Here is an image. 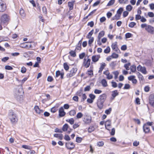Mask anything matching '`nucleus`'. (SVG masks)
<instances>
[{"mask_svg":"<svg viewBox=\"0 0 154 154\" xmlns=\"http://www.w3.org/2000/svg\"><path fill=\"white\" fill-rule=\"evenodd\" d=\"M8 116L11 123H14L17 122L18 118L17 115L12 110L9 111Z\"/></svg>","mask_w":154,"mask_h":154,"instance_id":"f257e3e1","label":"nucleus"},{"mask_svg":"<svg viewBox=\"0 0 154 154\" xmlns=\"http://www.w3.org/2000/svg\"><path fill=\"white\" fill-rule=\"evenodd\" d=\"M142 28H145V30L148 33L151 34H154V27L146 23H143L141 25Z\"/></svg>","mask_w":154,"mask_h":154,"instance_id":"f03ea898","label":"nucleus"},{"mask_svg":"<svg viewBox=\"0 0 154 154\" xmlns=\"http://www.w3.org/2000/svg\"><path fill=\"white\" fill-rule=\"evenodd\" d=\"M77 69L76 68H72L70 71L66 75L68 78H70L75 75L76 73Z\"/></svg>","mask_w":154,"mask_h":154,"instance_id":"7ed1b4c3","label":"nucleus"},{"mask_svg":"<svg viewBox=\"0 0 154 154\" xmlns=\"http://www.w3.org/2000/svg\"><path fill=\"white\" fill-rule=\"evenodd\" d=\"M9 20V17L7 14H4L1 17L2 23L7 24L8 23Z\"/></svg>","mask_w":154,"mask_h":154,"instance_id":"20e7f679","label":"nucleus"},{"mask_svg":"<svg viewBox=\"0 0 154 154\" xmlns=\"http://www.w3.org/2000/svg\"><path fill=\"white\" fill-rule=\"evenodd\" d=\"M91 117L88 115H86L84 116L83 121L85 124H88L91 123Z\"/></svg>","mask_w":154,"mask_h":154,"instance_id":"39448f33","label":"nucleus"},{"mask_svg":"<svg viewBox=\"0 0 154 154\" xmlns=\"http://www.w3.org/2000/svg\"><path fill=\"white\" fill-rule=\"evenodd\" d=\"M91 61V59L88 58V57H87V58L85 57L84 59V66L86 68L88 67L90 65Z\"/></svg>","mask_w":154,"mask_h":154,"instance_id":"423d86ee","label":"nucleus"},{"mask_svg":"<svg viewBox=\"0 0 154 154\" xmlns=\"http://www.w3.org/2000/svg\"><path fill=\"white\" fill-rule=\"evenodd\" d=\"M136 77L135 75H132L128 77V80L131 81L134 85L137 84V80L135 79Z\"/></svg>","mask_w":154,"mask_h":154,"instance_id":"0eeeda50","label":"nucleus"},{"mask_svg":"<svg viewBox=\"0 0 154 154\" xmlns=\"http://www.w3.org/2000/svg\"><path fill=\"white\" fill-rule=\"evenodd\" d=\"M149 103L151 106L154 107V94H150L149 98Z\"/></svg>","mask_w":154,"mask_h":154,"instance_id":"6e6552de","label":"nucleus"},{"mask_svg":"<svg viewBox=\"0 0 154 154\" xmlns=\"http://www.w3.org/2000/svg\"><path fill=\"white\" fill-rule=\"evenodd\" d=\"M6 9V6L4 2L0 0V11H4Z\"/></svg>","mask_w":154,"mask_h":154,"instance_id":"1a4fd4ad","label":"nucleus"},{"mask_svg":"<svg viewBox=\"0 0 154 154\" xmlns=\"http://www.w3.org/2000/svg\"><path fill=\"white\" fill-rule=\"evenodd\" d=\"M103 74L106 76V78L109 80L112 79L113 78V76L112 74H110L108 70L103 72Z\"/></svg>","mask_w":154,"mask_h":154,"instance_id":"9d476101","label":"nucleus"},{"mask_svg":"<svg viewBox=\"0 0 154 154\" xmlns=\"http://www.w3.org/2000/svg\"><path fill=\"white\" fill-rule=\"evenodd\" d=\"M66 147L69 149H72L75 147V145L72 142L66 143Z\"/></svg>","mask_w":154,"mask_h":154,"instance_id":"9b49d317","label":"nucleus"},{"mask_svg":"<svg viewBox=\"0 0 154 154\" xmlns=\"http://www.w3.org/2000/svg\"><path fill=\"white\" fill-rule=\"evenodd\" d=\"M59 113V116L61 117L64 116L65 115L66 113L64 111V109L63 107H61L60 108Z\"/></svg>","mask_w":154,"mask_h":154,"instance_id":"f8f14e48","label":"nucleus"},{"mask_svg":"<svg viewBox=\"0 0 154 154\" xmlns=\"http://www.w3.org/2000/svg\"><path fill=\"white\" fill-rule=\"evenodd\" d=\"M104 102L98 99L97 101V105L98 107L100 109H101L103 107Z\"/></svg>","mask_w":154,"mask_h":154,"instance_id":"ddd939ff","label":"nucleus"},{"mask_svg":"<svg viewBox=\"0 0 154 154\" xmlns=\"http://www.w3.org/2000/svg\"><path fill=\"white\" fill-rule=\"evenodd\" d=\"M117 44V43L116 42H115L113 43L112 45V48L113 50L116 52H118L119 50L118 48Z\"/></svg>","mask_w":154,"mask_h":154,"instance_id":"4468645a","label":"nucleus"},{"mask_svg":"<svg viewBox=\"0 0 154 154\" xmlns=\"http://www.w3.org/2000/svg\"><path fill=\"white\" fill-rule=\"evenodd\" d=\"M143 131L145 133H148L150 131L149 127L147 125L144 124L143 126Z\"/></svg>","mask_w":154,"mask_h":154,"instance_id":"2eb2a0df","label":"nucleus"},{"mask_svg":"<svg viewBox=\"0 0 154 154\" xmlns=\"http://www.w3.org/2000/svg\"><path fill=\"white\" fill-rule=\"evenodd\" d=\"M106 94H104L100 95L99 96L98 99L104 102L106 99Z\"/></svg>","mask_w":154,"mask_h":154,"instance_id":"dca6fc26","label":"nucleus"},{"mask_svg":"<svg viewBox=\"0 0 154 154\" xmlns=\"http://www.w3.org/2000/svg\"><path fill=\"white\" fill-rule=\"evenodd\" d=\"M119 93L117 90L113 91L112 92V97L111 98V100H113L116 96L118 95Z\"/></svg>","mask_w":154,"mask_h":154,"instance_id":"f3484780","label":"nucleus"},{"mask_svg":"<svg viewBox=\"0 0 154 154\" xmlns=\"http://www.w3.org/2000/svg\"><path fill=\"white\" fill-rule=\"evenodd\" d=\"M106 64L105 63H100V69L98 71L99 73H101L104 68L106 66Z\"/></svg>","mask_w":154,"mask_h":154,"instance_id":"a211bd4d","label":"nucleus"},{"mask_svg":"<svg viewBox=\"0 0 154 154\" xmlns=\"http://www.w3.org/2000/svg\"><path fill=\"white\" fill-rule=\"evenodd\" d=\"M137 74L138 76V77L139 78V79L140 80V82H143L144 80V79L142 75L139 72H137Z\"/></svg>","mask_w":154,"mask_h":154,"instance_id":"6ab92c4d","label":"nucleus"},{"mask_svg":"<svg viewBox=\"0 0 154 154\" xmlns=\"http://www.w3.org/2000/svg\"><path fill=\"white\" fill-rule=\"evenodd\" d=\"M34 109L36 112L38 114H39L43 112V111L41 110L37 106H35L34 107Z\"/></svg>","mask_w":154,"mask_h":154,"instance_id":"aec40b11","label":"nucleus"},{"mask_svg":"<svg viewBox=\"0 0 154 154\" xmlns=\"http://www.w3.org/2000/svg\"><path fill=\"white\" fill-rule=\"evenodd\" d=\"M104 34L105 32L103 31H101L99 33L98 36L97 42L100 41V38L104 35Z\"/></svg>","mask_w":154,"mask_h":154,"instance_id":"412c9836","label":"nucleus"},{"mask_svg":"<svg viewBox=\"0 0 154 154\" xmlns=\"http://www.w3.org/2000/svg\"><path fill=\"white\" fill-rule=\"evenodd\" d=\"M100 58L99 55L93 56L92 57V61L94 62H96L98 61Z\"/></svg>","mask_w":154,"mask_h":154,"instance_id":"4be33fe9","label":"nucleus"},{"mask_svg":"<svg viewBox=\"0 0 154 154\" xmlns=\"http://www.w3.org/2000/svg\"><path fill=\"white\" fill-rule=\"evenodd\" d=\"M101 83L102 86L104 87H105L108 86L107 82L106 79H102L101 81Z\"/></svg>","mask_w":154,"mask_h":154,"instance_id":"5701e85b","label":"nucleus"},{"mask_svg":"<svg viewBox=\"0 0 154 154\" xmlns=\"http://www.w3.org/2000/svg\"><path fill=\"white\" fill-rule=\"evenodd\" d=\"M54 137L58 138L60 140H62L63 138V135L62 134H55L54 135Z\"/></svg>","mask_w":154,"mask_h":154,"instance_id":"b1692460","label":"nucleus"},{"mask_svg":"<svg viewBox=\"0 0 154 154\" xmlns=\"http://www.w3.org/2000/svg\"><path fill=\"white\" fill-rule=\"evenodd\" d=\"M120 16H121L120 15L117 14L114 17L112 18V20H118L119 19Z\"/></svg>","mask_w":154,"mask_h":154,"instance_id":"393cba45","label":"nucleus"},{"mask_svg":"<svg viewBox=\"0 0 154 154\" xmlns=\"http://www.w3.org/2000/svg\"><path fill=\"white\" fill-rule=\"evenodd\" d=\"M130 69L132 72H134L136 70V66L134 65L131 66L130 67Z\"/></svg>","mask_w":154,"mask_h":154,"instance_id":"a878e982","label":"nucleus"},{"mask_svg":"<svg viewBox=\"0 0 154 154\" xmlns=\"http://www.w3.org/2000/svg\"><path fill=\"white\" fill-rule=\"evenodd\" d=\"M69 115H70L71 116H74L76 114L75 111L74 109L71 110L70 111H69Z\"/></svg>","mask_w":154,"mask_h":154,"instance_id":"bb28decb","label":"nucleus"},{"mask_svg":"<svg viewBox=\"0 0 154 154\" xmlns=\"http://www.w3.org/2000/svg\"><path fill=\"white\" fill-rule=\"evenodd\" d=\"M68 127L69 126L68 124H65L63 127L62 130L64 131H66L68 128Z\"/></svg>","mask_w":154,"mask_h":154,"instance_id":"cd10ccee","label":"nucleus"},{"mask_svg":"<svg viewBox=\"0 0 154 154\" xmlns=\"http://www.w3.org/2000/svg\"><path fill=\"white\" fill-rule=\"evenodd\" d=\"M83 116V114L81 112H79L77 114L76 117L77 119H79L81 118Z\"/></svg>","mask_w":154,"mask_h":154,"instance_id":"c85d7f7f","label":"nucleus"},{"mask_svg":"<svg viewBox=\"0 0 154 154\" xmlns=\"http://www.w3.org/2000/svg\"><path fill=\"white\" fill-rule=\"evenodd\" d=\"M20 15L22 17H24L25 16V14L24 10L22 8H21L20 11Z\"/></svg>","mask_w":154,"mask_h":154,"instance_id":"c756f323","label":"nucleus"},{"mask_svg":"<svg viewBox=\"0 0 154 154\" xmlns=\"http://www.w3.org/2000/svg\"><path fill=\"white\" fill-rule=\"evenodd\" d=\"M66 121L69 122L70 124L73 125L74 123V120L73 118H71L69 119L66 120Z\"/></svg>","mask_w":154,"mask_h":154,"instance_id":"7c9ffc66","label":"nucleus"},{"mask_svg":"<svg viewBox=\"0 0 154 154\" xmlns=\"http://www.w3.org/2000/svg\"><path fill=\"white\" fill-rule=\"evenodd\" d=\"M111 125V121L108 120L106 121L105 124V128H106V127H110Z\"/></svg>","mask_w":154,"mask_h":154,"instance_id":"2f4dec72","label":"nucleus"},{"mask_svg":"<svg viewBox=\"0 0 154 154\" xmlns=\"http://www.w3.org/2000/svg\"><path fill=\"white\" fill-rule=\"evenodd\" d=\"M28 46L26 45V42H24L20 44V47L21 48H26L27 49Z\"/></svg>","mask_w":154,"mask_h":154,"instance_id":"473e14b6","label":"nucleus"},{"mask_svg":"<svg viewBox=\"0 0 154 154\" xmlns=\"http://www.w3.org/2000/svg\"><path fill=\"white\" fill-rule=\"evenodd\" d=\"M68 5L69 7L70 10H72L73 8V4L71 2H69L68 3Z\"/></svg>","mask_w":154,"mask_h":154,"instance_id":"72a5a7b5","label":"nucleus"},{"mask_svg":"<svg viewBox=\"0 0 154 154\" xmlns=\"http://www.w3.org/2000/svg\"><path fill=\"white\" fill-rule=\"evenodd\" d=\"M89 39L88 42V44L89 46H91V45L92 43L93 42L94 40V38L93 37H92L91 38H88Z\"/></svg>","mask_w":154,"mask_h":154,"instance_id":"f704fd0d","label":"nucleus"},{"mask_svg":"<svg viewBox=\"0 0 154 154\" xmlns=\"http://www.w3.org/2000/svg\"><path fill=\"white\" fill-rule=\"evenodd\" d=\"M131 64L130 63H126L125 64L124 67L125 68L126 70H129L130 69L129 66L131 65Z\"/></svg>","mask_w":154,"mask_h":154,"instance_id":"c9c22d12","label":"nucleus"},{"mask_svg":"<svg viewBox=\"0 0 154 154\" xmlns=\"http://www.w3.org/2000/svg\"><path fill=\"white\" fill-rule=\"evenodd\" d=\"M123 11V8H120L117 11V14L121 15V14Z\"/></svg>","mask_w":154,"mask_h":154,"instance_id":"e433bc0d","label":"nucleus"},{"mask_svg":"<svg viewBox=\"0 0 154 154\" xmlns=\"http://www.w3.org/2000/svg\"><path fill=\"white\" fill-rule=\"evenodd\" d=\"M63 67L64 69L66 71H67L69 69V66L66 63H64Z\"/></svg>","mask_w":154,"mask_h":154,"instance_id":"4c0bfd02","label":"nucleus"},{"mask_svg":"<svg viewBox=\"0 0 154 154\" xmlns=\"http://www.w3.org/2000/svg\"><path fill=\"white\" fill-rule=\"evenodd\" d=\"M70 55L73 57H75L76 56L75 52L74 51H71L69 52Z\"/></svg>","mask_w":154,"mask_h":154,"instance_id":"58836bf2","label":"nucleus"},{"mask_svg":"<svg viewBox=\"0 0 154 154\" xmlns=\"http://www.w3.org/2000/svg\"><path fill=\"white\" fill-rule=\"evenodd\" d=\"M140 72H141L142 73L144 74H146L147 73V72L146 70V68L145 67H142Z\"/></svg>","mask_w":154,"mask_h":154,"instance_id":"ea45409f","label":"nucleus"},{"mask_svg":"<svg viewBox=\"0 0 154 154\" xmlns=\"http://www.w3.org/2000/svg\"><path fill=\"white\" fill-rule=\"evenodd\" d=\"M22 147L26 149L30 150L32 149V147L27 145H23Z\"/></svg>","mask_w":154,"mask_h":154,"instance_id":"a19ab883","label":"nucleus"},{"mask_svg":"<svg viewBox=\"0 0 154 154\" xmlns=\"http://www.w3.org/2000/svg\"><path fill=\"white\" fill-rule=\"evenodd\" d=\"M113 74L115 75L114 78L116 79L118 78V76L119 74V72L118 71H116L113 72Z\"/></svg>","mask_w":154,"mask_h":154,"instance_id":"79ce46f5","label":"nucleus"},{"mask_svg":"<svg viewBox=\"0 0 154 154\" xmlns=\"http://www.w3.org/2000/svg\"><path fill=\"white\" fill-rule=\"evenodd\" d=\"M132 7L131 5H128L126 7V9L129 11H130L132 9Z\"/></svg>","mask_w":154,"mask_h":154,"instance_id":"37998d69","label":"nucleus"},{"mask_svg":"<svg viewBox=\"0 0 154 154\" xmlns=\"http://www.w3.org/2000/svg\"><path fill=\"white\" fill-rule=\"evenodd\" d=\"M93 31L94 30H92L88 33V34L87 36V37L88 38H91V36L93 33Z\"/></svg>","mask_w":154,"mask_h":154,"instance_id":"c03bdc74","label":"nucleus"},{"mask_svg":"<svg viewBox=\"0 0 154 154\" xmlns=\"http://www.w3.org/2000/svg\"><path fill=\"white\" fill-rule=\"evenodd\" d=\"M110 50V49L109 46H108L104 50V52L106 54H108L109 53Z\"/></svg>","mask_w":154,"mask_h":154,"instance_id":"a18cd8bd","label":"nucleus"},{"mask_svg":"<svg viewBox=\"0 0 154 154\" xmlns=\"http://www.w3.org/2000/svg\"><path fill=\"white\" fill-rule=\"evenodd\" d=\"M115 2V0H110L107 5V6H110L112 5Z\"/></svg>","mask_w":154,"mask_h":154,"instance_id":"49530a36","label":"nucleus"},{"mask_svg":"<svg viewBox=\"0 0 154 154\" xmlns=\"http://www.w3.org/2000/svg\"><path fill=\"white\" fill-rule=\"evenodd\" d=\"M94 128L93 126L90 127L88 129V131L89 133H91L94 131Z\"/></svg>","mask_w":154,"mask_h":154,"instance_id":"de8ad7c7","label":"nucleus"},{"mask_svg":"<svg viewBox=\"0 0 154 154\" xmlns=\"http://www.w3.org/2000/svg\"><path fill=\"white\" fill-rule=\"evenodd\" d=\"M102 92V91H101L100 90H98L97 89H95L94 90V93L95 94H100Z\"/></svg>","mask_w":154,"mask_h":154,"instance_id":"09e8293b","label":"nucleus"},{"mask_svg":"<svg viewBox=\"0 0 154 154\" xmlns=\"http://www.w3.org/2000/svg\"><path fill=\"white\" fill-rule=\"evenodd\" d=\"M136 25V23L134 22H131L129 24V26L131 28L133 27Z\"/></svg>","mask_w":154,"mask_h":154,"instance_id":"8fccbe9b","label":"nucleus"},{"mask_svg":"<svg viewBox=\"0 0 154 154\" xmlns=\"http://www.w3.org/2000/svg\"><path fill=\"white\" fill-rule=\"evenodd\" d=\"M104 145V142L103 141H100L98 142L97 145L98 146H102Z\"/></svg>","mask_w":154,"mask_h":154,"instance_id":"3c124183","label":"nucleus"},{"mask_svg":"<svg viewBox=\"0 0 154 154\" xmlns=\"http://www.w3.org/2000/svg\"><path fill=\"white\" fill-rule=\"evenodd\" d=\"M111 56L113 58H117L118 57L119 55L115 53H113L112 54Z\"/></svg>","mask_w":154,"mask_h":154,"instance_id":"603ef678","label":"nucleus"},{"mask_svg":"<svg viewBox=\"0 0 154 154\" xmlns=\"http://www.w3.org/2000/svg\"><path fill=\"white\" fill-rule=\"evenodd\" d=\"M112 111V109L111 108H109L108 109H106L105 111V113L107 114H110Z\"/></svg>","mask_w":154,"mask_h":154,"instance_id":"864d4df0","label":"nucleus"},{"mask_svg":"<svg viewBox=\"0 0 154 154\" xmlns=\"http://www.w3.org/2000/svg\"><path fill=\"white\" fill-rule=\"evenodd\" d=\"M26 71V68L24 66L22 67L21 68V72L23 73H25Z\"/></svg>","mask_w":154,"mask_h":154,"instance_id":"5fc2aeb1","label":"nucleus"},{"mask_svg":"<svg viewBox=\"0 0 154 154\" xmlns=\"http://www.w3.org/2000/svg\"><path fill=\"white\" fill-rule=\"evenodd\" d=\"M132 35L130 33H126L125 35V37L126 38H129L131 37Z\"/></svg>","mask_w":154,"mask_h":154,"instance_id":"6e6d98bb","label":"nucleus"},{"mask_svg":"<svg viewBox=\"0 0 154 154\" xmlns=\"http://www.w3.org/2000/svg\"><path fill=\"white\" fill-rule=\"evenodd\" d=\"M130 88V86L128 84H125V86L124 88V89H129Z\"/></svg>","mask_w":154,"mask_h":154,"instance_id":"4d7b16f0","label":"nucleus"},{"mask_svg":"<svg viewBox=\"0 0 154 154\" xmlns=\"http://www.w3.org/2000/svg\"><path fill=\"white\" fill-rule=\"evenodd\" d=\"M85 54L84 53H83L79 55V57L80 59H82L85 56Z\"/></svg>","mask_w":154,"mask_h":154,"instance_id":"13d9d810","label":"nucleus"},{"mask_svg":"<svg viewBox=\"0 0 154 154\" xmlns=\"http://www.w3.org/2000/svg\"><path fill=\"white\" fill-rule=\"evenodd\" d=\"M5 69H6L11 70L13 69V68L10 66L7 65L5 67Z\"/></svg>","mask_w":154,"mask_h":154,"instance_id":"bf43d9fd","label":"nucleus"},{"mask_svg":"<svg viewBox=\"0 0 154 154\" xmlns=\"http://www.w3.org/2000/svg\"><path fill=\"white\" fill-rule=\"evenodd\" d=\"M82 140V139L81 137H77L76 138V142L77 143H80Z\"/></svg>","mask_w":154,"mask_h":154,"instance_id":"052dcab7","label":"nucleus"},{"mask_svg":"<svg viewBox=\"0 0 154 154\" xmlns=\"http://www.w3.org/2000/svg\"><path fill=\"white\" fill-rule=\"evenodd\" d=\"M94 25V23L93 21L89 22L88 23V26H90L91 27H93Z\"/></svg>","mask_w":154,"mask_h":154,"instance_id":"680f3d73","label":"nucleus"},{"mask_svg":"<svg viewBox=\"0 0 154 154\" xmlns=\"http://www.w3.org/2000/svg\"><path fill=\"white\" fill-rule=\"evenodd\" d=\"M26 45L28 46L27 47V49H29L30 48H32V46L30 44V42H26Z\"/></svg>","mask_w":154,"mask_h":154,"instance_id":"e2e57ef3","label":"nucleus"},{"mask_svg":"<svg viewBox=\"0 0 154 154\" xmlns=\"http://www.w3.org/2000/svg\"><path fill=\"white\" fill-rule=\"evenodd\" d=\"M139 144V141H134L133 143V145L134 146H138Z\"/></svg>","mask_w":154,"mask_h":154,"instance_id":"0e129e2a","label":"nucleus"},{"mask_svg":"<svg viewBox=\"0 0 154 154\" xmlns=\"http://www.w3.org/2000/svg\"><path fill=\"white\" fill-rule=\"evenodd\" d=\"M64 138L65 140L67 141L70 140V138L69 136L68 135H65V136Z\"/></svg>","mask_w":154,"mask_h":154,"instance_id":"69168bd1","label":"nucleus"},{"mask_svg":"<svg viewBox=\"0 0 154 154\" xmlns=\"http://www.w3.org/2000/svg\"><path fill=\"white\" fill-rule=\"evenodd\" d=\"M111 83L112 87L116 88L117 87V84L116 82L112 81L111 82Z\"/></svg>","mask_w":154,"mask_h":154,"instance_id":"338daca9","label":"nucleus"},{"mask_svg":"<svg viewBox=\"0 0 154 154\" xmlns=\"http://www.w3.org/2000/svg\"><path fill=\"white\" fill-rule=\"evenodd\" d=\"M89 96L90 98L93 100H94L95 98V96L93 94H90Z\"/></svg>","mask_w":154,"mask_h":154,"instance_id":"774afa93","label":"nucleus"}]
</instances>
